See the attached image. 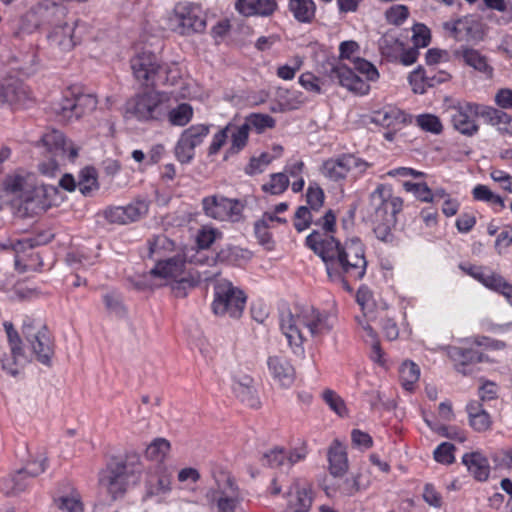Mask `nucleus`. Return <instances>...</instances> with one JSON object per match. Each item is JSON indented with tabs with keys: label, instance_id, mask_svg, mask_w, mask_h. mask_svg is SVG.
<instances>
[{
	"label": "nucleus",
	"instance_id": "20e7f679",
	"mask_svg": "<svg viewBox=\"0 0 512 512\" xmlns=\"http://www.w3.org/2000/svg\"><path fill=\"white\" fill-rule=\"evenodd\" d=\"M402 207V198L396 196L389 186L379 185L369 195L366 215L378 239L384 242L392 240V231L397 222L396 215Z\"/></svg>",
	"mask_w": 512,
	"mask_h": 512
},
{
	"label": "nucleus",
	"instance_id": "774afa93",
	"mask_svg": "<svg viewBox=\"0 0 512 512\" xmlns=\"http://www.w3.org/2000/svg\"><path fill=\"white\" fill-rule=\"evenodd\" d=\"M125 210V217L128 218V223L139 220L148 211V205L144 201H137L127 206H122Z\"/></svg>",
	"mask_w": 512,
	"mask_h": 512
},
{
	"label": "nucleus",
	"instance_id": "f8f14e48",
	"mask_svg": "<svg viewBox=\"0 0 512 512\" xmlns=\"http://www.w3.org/2000/svg\"><path fill=\"white\" fill-rule=\"evenodd\" d=\"M5 190L11 194L19 205H26V209L34 208L33 204L42 194V188L37 186L34 174H14L6 178ZM39 204H35L38 207Z\"/></svg>",
	"mask_w": 512,
	"mask_h": 512
},
{
	"label": "nucleus",
	"instance_id": "ea45409f",
	"mask_svg": "<svg viewBox=\"0 0 512 512\" xmlns=\"http://www.w3.org/2000/svg\"><path fill=\"white\" fill-rule=\"evenodd\" d=\"M73 32L74 27L69 24L55 28L50 34L51 44L57 46L62 51L71 50L75 46Z\"/></svg>",
	"mask_w": 512,
	"mask_h": 512
},
{
	"label": "nucleus",
	"instance_id": "3c124183",
	"mask_svg": "<svg viewBox=\"0 0 512 512\" xmlns=\"http://www.w3.org/2000/svg\"><path fill=\"white\" fill-rule=\"evenodd\" d=\"M289 186V178L285 173H274L270 176V180L263 184L264 192L271 195H280L284 193Z\"/></svg>",
	"mask_w": 512,
	"mask_h": 512
},
{
	"label": "nucleus",
	"instance_id": "338daca9",
	"mask_svg": "<svg viewBox=\"0 0 512 512\" xmlns=\"http://www.w3.org/2000/svg\"><path fill=\"white\" fill-rule=\"evenodd\" d=\"M75 100L78 112V119L82 115L93 111L97 106V99L95 96L91 94L75 95Z\"/></svg>",
	"mask_w": 512,
	"mask_h": 512
},
{
	"label": "nucleus",
	"instance_id": "58836bf2",
	"mask_svg": "<svg viewBox=\"0 0 512 512\" xmlns=\"http://www.w3.org/2000/svg\"><path fill=\"white\" fill-rule=\"evenodd\" d=\"M469 414V422L471 427L478 431L484 432L490 429L492 421L490 415L481 408L477 402H472L467 406Z\"/></svg>",
	"mask_w": 512,
	"mask_h": 512
},
{
	"label": "nucleus",
	"instance_id": "412c9836",
	"mask_svg": "<svg viewBox=\"0 0 512 512\" xmlns=\"http://www.w3.org/2000/svg\"><path fill=\"white\" fill-rule=\"evenodd\" d=\"M339 51L340 57L350 60L354 69L364 75L368 81L375 82L378 80L379 72L372 63L363 58L354 57V54L359 51L357 42L344 41L340 44Z\"/></svg>",
	"mask_w": 512,
	"mask_h": 512
},
{
	"label": "nucleus",
	"instance_id": "c03bdc74",
	"mask_svg": "<svg viewBox=\"0 0 512 512\" xmlns=\"http://www.w3.org/2000/svg\"><path fill=\"white\" fill-rule=\"evenodd\" d=\"M170 442L165 438L154 439L146 448L145 456L147 459L162 462L170 451Z\"/></svg>",
	"mask_w": 512,
	"mask_h": 512
},
{
	"label": "nucleus",
	"instance_id": "f03ea898",
	"mask_svg": "<svg viewBox=\"0 0 512 512\" xmlns=\"http://www.w3.org/2000/svg\"><path fill=\"white\" fill-rule=\"evenodd\" d=\"M10 354L2 358V369L11 376H17L20 371L34 358L45 366H51L54 347L47 327L40 321L24 323L23 334L28 346L20 339L12 323L5 322Z\"/></svg>",
	"mask_w": 512,
	"mask_h": 512
},
{
	"label": "nucleus",
	"instance_id": "a19ab883",
	"mask_svg": "<svg viewBox=\"0 0 512 512\" xmlns=\"http://www.w3.org/2000/svg\"><path fill=\"white\" fill-rule=\"evenodd\" d=\"M27 473L19 470L3 478L0 489L7 495H16L24 491L28 486Z\"/></svg>",
	"mask_w": 512,
	"mask_h": 512
},
{
	"label": "nucleus",
	"instance_id": "a878e982",
	"mask_svg": "<svg viewBox=\"0 0 512 512\" xmlns=\"http://www.w3.org/2000/svg\"><path fill=\"white\" fill-rule=\"evenodd\" d=\"M29 91L16 79L0 80V103L25 106L29 101Z\"/></svg>",
	"mask_w": 512,
	"mask_h": 512
},
{
	"label": "nucleus",
	"instance_id": "603ef678",
	"mask_svg": "<svg viewBox=\"0 0 512 512\" xmlns=\"http://www.w3.org/2000/svg\"><path fill=\"white\" fill-rule=\"evenodd\" d=\"M33 247V244L31 240L25 239V240H17V241H8L6 243L2 244L3 249H12L16 255H15V267L19 272L26 271V265L22 266L21 264V258L20 253L25 252L28 249H31Z\"/></svg>",
	"mask_w": 512,
	"mask_h": 512
},
{
	"label": "nucleus",
	"instance_id": "5701e85b",
	"mask_svg": "<svg viewBox=\"0 0 512 512\" xmlns=\"http://www.w3.org/2000/svg\"><path fill=\"white\" fill-rule=\"evenodd\" d=\"M267 367L272 379L281 387H289L294 382L295 370L286 357L280 355L268 357Z\"/></svg>",
	"mask_w": 512,
	"mask_h": 512
},
{
	"label": "nucleus",
	"instance_id": "13d9d810",
	"mask_svg": "<svg viewBox=\"0 0 512 512\" xmlns=\"http://www.w3.org/2000/svg\"><path fill=\"white\" fill-rule=\"evenodd\" d=\"M460 268L468 275L473 277L475 280L479 281L486 288L489 287V284L492 282L496 273L481 267V266H460Z\"/></svg>",
	"mask_w": 512,
	"mask_h": 512
},
{
	"label": "nucleus",
	"instance_id": "c9c22d12",
	"mask_svg": "<svg viewBox=\"0 0 512 512\" xmlns=\"http://www.w3.org/2000/svg\"><path fill=\"white\" fill-rule=\"evenodd\" d=\"M358 323L362 327L363 331L365 332V335L363 336L365 338V341L371 346V360L384 367L386 365V359L384 352L382 351L380 347V343L377 339V335L373 328L370 326L367 320L358 318Z\"/></svg>",
	"mask_w": 512,
	"mask_h": 512
},
{
	"label": "nucleus",
	"instance_id": "bf43d9fd",
	"mask_svg": "<svg viewBox=\"0 0 512 512\" xmlns=\"http://www.w3.org/2000/svg\"><path fill=\"white\" fill-rule=\"evenodd\" d=\"M416 123L422 130L433 134H440L443 130L440 119L434 114L418 115Z\"/></svg>",
	"mask_w": 512,
	"mask_h": 512
},
{
	"label": "nucleus",
	"instance_id": "37998d69",
	"mask_svg": "<svg viewBox=\"0 0 512 512\" xmlns=\"http://www.w3.org/2000/svg\"><path fill=\"white\" fill-rule=\"evenodd\" d=\"M289 9L298 21L306 23L314 18L316 6L312 0H290Z\"/></svg>",
	"mask_w": 512,
	"mask_h": 512
},
{
	"label": "nucleus",
	"instance_id": "473e14b6",
	"mask_svg": "<svg viewBox=\"0 0 512 512\" xmlns=\"http://www.w3.org/2000/svg\"><path fill=\"white\" fill-rule=\"evenodd\" d=\"M275 100L276 103L272 107L274 112L298 109L305 101L301 92L283 88L277 90Z\"/></svg>",
	"mask_w": 512,
	"mask_h": 512
},
{
	"label": "nucleus",
	"instance_id": "c756f323",
	"mask_svg": "<svg viewBox=\"0 0 512 512\" xmlns=\"http://www.w3.org/2000/svg\"><path fill=\"white\" fill-rule=\"evenodd\" d=\"M456 55L460 57L466 65L485 75L491 77L493 74V68L488 63V59L480 51L464 47L456 52Z\"/></svg>",
	"mask_w": 512,
	"mask_h": 512
},
{
	"label": "nucleus",
	"instance_id": "e2e57ef3",
	"mask_svg": "<svg viewBox=\"0 0 512 512\" xmlns=\"http://www.w3.org/2000/svg\"><path fill=\"white\" fill-rule=\"evenodd\" d=\"M79 189L83 194H89L97 188L96 171L93 168H85L80 173Z\"/></svg>",
	"mask_w": 512,
	"mask_h": 512
},
{
	"label": "nucleus",
	"instance_id": "0e129e2a",
	"mask_svg": "<svg viewBox=\"0 0 512 512\" xmlns=\"http://www.w3.org/2000/svg\"><path fill=\"white\" fill-rule=\"evenodd\" d=\"M488 289L503 295L508 303L512 306V283H509L505 278L499 274H495L492 282L489 284Z\"/></svg>",
	"mask_w": 512,
	"mask_h": 512
},
{
	"label": "nucleus",
	"instance_id": "5fc2aeb1",
	"mask_svg": "<svg viewBox=\"0 0 512 512\" xmlns=\"http://www.w3.org/2000/svg\"><path fill=\"white\" fill-rule=\"evenodd\" d=\"M403 188L412 193L418 200L426 203H432V190L425 182L414 183L411 181H404Z\"/></svg>",
	"mask_w": 512,
	"mask_h": 512
},
{
	"label": "nucleus",
	"instance_id": "f257e3e1",
	"mask_svg": "<svg viewBox=\"0 0 512 512\" xmlns=\"http://www.w3.org/2000/svg\"><path fill=\"white\" fill-rule=\"evenodd\" d=\"M322 231H313L306 237L307 246L317 254L325 264L326 272L332 282L349 290V280H359L366 273L367 261L364 246L357 237L349 238L344 244L332 235L335 230L336 216L328 210L316 222Z\"/></svg>",
	"mask_w": 512,
	"mask_h": 512
},
{
	"label": "nucleus",
	"instance_id": "7c9ffc66",
	"mask_svg": "<svg viewBox=\"0 0 512 512\" xmlns=\"http://www.w3.org/2000/svg\"><path fill=\"white\" fill-rule=\"evenodd\" d=\"M463 464L468 471L479 481H485L490 474L488 459L479 451L466 453L462 457Z\"/></svg>",
	"mask_w": 512,
	"mask_h": 512
},
{
	"label": "nucleus",
	"instance_id": "864d4df0",
	"mask_svg": "<svg viewBox=\"0 0 512 512\" xmlns=\"http://www.w3.org/2000/svg\"><path fill=\"white\" fill-rule=\"evenodd\" d=\"M57 507L65 512H83V503L80 495L72 492L69 495L61 496L56 501Z\"/></svg>",
	"mask_w": 512,
	"mask_h": 512
},
{
	"label": "nucleus",
	"instance_id": "052dcab7",
	"mask_svg": "<svg viewBox=\"0 0 512 512\" xmlns=\"http://www.w3.org/2000/svg\"><path fill=\"white\" fill-rule=\"evenodd\" d=\"M323 399L325 403L340 417H344L348 414V410L344 400L334 391L325 390L323 392Z\"/></svg>",
	"mask_w": 512,
	"mask_h": 512
},
{
	"label": "nucleus",
	"instance_id": "bb28decb",
	"mask_svg": "<svg viewBox=\"0 0 512 512\" xmlns=\"http://www.w3.org/2000/svg\"><path fill=\"white\" fill-rule=\"evenodd\" d=\"M147 496H163L171 490V477L164 466L158 465L147 474L145 481Z\"/></svg>",
	"mask_w": 512,
	"mask_h": 512
},
{
	"label": "nucleus",
	"instance_id": "4c0bfd02",
	"mask_svg": "<svg viewBox=\"0 0 512 512\" xmlns=\"http://www.w3.org/2000/svg\"><path fill=\"white\" fill-rule=\"evenodd\" d=\"M446 74H442L439 79L435 77H428L422 67H418L409 74V84L416 94H423L428 87L434 86L436 83L444 81Z\"/></svg>",
	"mask_w": 512,
	"mask_h": 512
},
{
	"label": "nucleus",
	"instance_id": "aec40b11",
	"mask_svg": "<svg viewBox=\"0 0 512 512\" xmlns=\"http://www.w3.org/2000/svg\"><path fill=\"white\" fill-rule=\"evenodd\" d=\"M252 257V253L244 248L227 245L219 250L215 257H207L204 253H198L195 258V263L199 265H213L214 263L221 262L231 265H242L248 262Z\"/></svg>",
	"mask_w": 512,
	"mask_h": 512
},
{
	"label": "nucleus",
	"instance_id": "e433bc0d",
	"mask_svg": "<svg viewBox=\"0 0 512 512\" xmlns=\"http://www.w3.org/2000/svg\"><path fill=\"white\" fill-rule=\"evenodd\" d=\"M52 109L62 121L71 122L78 119L75 95L72 93L65 94L55 101Z\"/></svg>",
	"mask_w": 512,
	"mask_h": 512
},
{
	"label": "nucleus",
	"instance_id": "680f3d73",
	"mask_svg": "<svg viewBox=\"0 0 512 512\" xmlns=\"http://www.w3.org/2000/svg\"><path fill=\"white\" fill-rule=\"evenodd\" d=\"M303 60L301 57L296 56L292 58L289 63L280 65L277 68L276 75L283 80H292L296 73L301 69Z\"/></svg>",
	"mask_w": 512,
	"mask_h": 512
},
{
	"label": "nucleus",
	"instance_id": "72a5a7b5",
	"mask_svg": "<svg viewBox=\"0 0 512 512\" xmlns=\"http://www.w3.org/2000/svg\"><path fill=\"white\" fill-rule=\"evenodd\" d=\"M372 121L386 128H395L407 121L406 114L395 106H385L373 113Z\"/></svg>",
	"mask_w": 512,
	"mask_h": 512
},
{
	"label": "nucleus",
	"instance_id": "69168bd1",
	"mask_svg": "<svg viewBox=\"0 0 512 512\" xmlns=\"http://www.w3.org/2000/svg\"><path fill=\"white\" fill-rule=\"evenodd\" d=\"M272 161L273 156L268 153H263L259 157L252 158L245 171L249 175L262 173Z\"/></svg>",
	"mask_w": 512,
	"mask_h": 512
},
{
	"label": "nucleus",
	"instance_id": "9b49d317",
	"mask_svg": "<svg viewBox=\"0 0 512 512\" xmlns=\"http://www.w3.org/2000/svg\"><path fill=\"white\" fill-rule=\"evenodd\" d=\"M244 204L238 199L213 194L202 199L204 214L217 221L237 222L242 217Z\"/></svg>",
	"mask_w": 512,
	"mask_h": 512
},
{
	"label": "nucleus",
	"instance_id": "a18cd8bd",
	"mask_svg": "<svg viewBox=\"0 0 512 512\" xmlns=\"http://www.w3.org/2000/svg\"><path fill=\"white\" fill-rule=\"evenodd\" d=\"M248 129H254L258 134L265 132L267 129L275 127V119L268 114L251 113L244 120Z\"/></svg>",
	"mask_w": 512,
	"mask_h": 512
},
{
	"label": "nucleus",
	"instance_id": "6ab92c4d",
	"mask_svg": "<svg viewBox=\"0 0 512 512\" xmlns=\"http://www.w3.org/2000/svg\"><path fill=\"white\" fill-rule=\"evenodd\" d=\"M286 508L284 512H308L313 503V491L310 484L296 480L284 493Z\"/></svg>",
	"mask_w": 512,
	"mask_h": 512
},
{
	"label": "nucleus",
	"instance_id": "423d86ee",
	"mask_svg": "<svg viewBox=\"0 0 512 512\" xmlns=\"http://www.w3.org/2000/svg\"><path fill=\"white\" fill-rule=\"evenodd\" d=\"M170 96L166 92L149 91L129 99L125 105L127 117L139 121H159L170 107Z\"/></svg>",
	"mask_w": 512,
	"mask_h": 512
},
{
	"label": "nucleus",
	"instance_id": "b1692460",
	"mask_svg": "<svg viewBox=\"0 0 512 512\" xmlns=\"http://www.w3.org/2000/svg\"><path fill=\"white\" fill-rule=\"evenodd\" d=\"M448 355L454 362L455 369L462 375H470L474 372L473 365L485 361L482 353L474 349L451 347Z\"/></svg>",
	"mask_w": 512,
	"mask_h": 512
},
{
	"label": "nucleus",
	"instance_id": "c85d7f7f",
	"mask_svg": "<svg viewBox=\"0 0 512 512\" xmlns=\"http://www.w3.org/2000/svg\"><path fill=\"white\" fill-rule=\"evenodd\" d=\"M235 9L243 16H268L276 9L275 0H236Z\"/></svg>",
	"mask_w": 512,
	"mask_h": 512
},
{
	"label": "nucleus",
	"instance_id": "de8ad7c7",
	"mask_svg": "<svg viewBox=\"0 0 512 512\" xmlns=\"http://www.w3.org/2000/svg\"><path fill=\"white\" fill-rule=\"evenodd\" d=\"M472 195L474 199L478 201L486 202L492 206H498L500 210L505 208V203L503 198L494 193L488 186L486 185H476L472 190Z\"/></svg>",
	"mask_w": 512,
	"mask_h": 512
},
{
	"label": "nucleus",
	"instance_id": "79ce46f5",
	"mask_svg": "<svg viewBox=\"0 0 512 512\" xmlns=\"http://www.w3.org/2000/svg\"><path fill=\"white\" fill-rule=\"evenodd\" d=\"M193 108L187 103H181L174 108L171 106L167 109L165 116H167L168 122L172 126H185L193 118Z\"/></svg>",
	"mask_w": 512,
	"mask_h": 512
},
{
	"label": "nucleus",
	"instance_id": "4468645a",
	"mask_svg": "<svg viewBox=\"0 0 512 512\" xmlns=\"http://www.w3.org/2000/svg\"><path fill=\"white\" fill-rule=\"evenodd\" d=\"M210 132L207 124H195L185 129L175 147V155L181 163H190L195 155V148L201 145Z\"/></svg>",
	"mask_w": 512,
	"mask_h": 512
},
{
	"label": "nucleus",
	"instance_id": "1a4fd4ad",
	"mask_svg": "<svg viewBox=\"0 0 512 512\" xmlns=\"http://www.w3.org/2000/svg\"><path fill=\"white\" fill-rule=\"evenodd\" d=\"M370 166L371 164L364 159L354 154L346 153L324 161L321 173L325 178L333 182H340L347 178L356 180L363 176Z\"/></svg>",
	"mask_w": 512,
	"mask_h": 512
},
{
	"label": "nucleus",
	"instance_id": "f3484780",
	"mask_svg": "<svg viewBox=\"0 0 512 512\" xmlns=\"http://www.w3.org/2000/svg\"><path fill=\"white\" fill-rule=\"evenodd\" d=\"M443 28L457 41H478L484 36L483 24L473 15L446 21Z\"/></svg>",
	"mask_w": 512,
	"mask_h": 512
},
{
	"label": "nucleus",
	"instance_id": "cd10ccee",
	"mask_svg": "<svg viewBox=\"0 0 512 512\" xmlns=\"http://www.w3.org/2000/svg\"><path fill=\"white\" fill-rule=\"evenodd\" d=\"M225 128L229 139V147L224 154V160H227L231 156L238 154L247 146L250 130L245 122L242 124L230 122Z\"/></svg>",
	"mask_w": 512,
	"mask_h": 512
},
{
	"label": "nucleus",
	"instance_id": "0eeeda50",
	"mask_svg": "<svg viewBox=\"0 0 512 512\" xmlns=\"http://www.w3.org/2000/svg\"><path fill=\"white\" fill-rule=\"evenodd\" d=\"M132 73L142 85L155 86L169 82V67L149 50L137 52L130 60Z\"/></svg>",
	"mask_w": 512,
	"mask_h": 512
},
{
	"label": "nucleus",
	"instance_id": "39448f33",
	"mask_svg": "<svg viewBox=\"0 0 512 512\" xmlns=\"http://www.w3.org/2000/svg\"><path fill=\"white\" fill-rule=\"evenodd\" d=\"M41 143L53 156L52 159L39 164V170L43 175L54 176L61 165L74 162L78 157L79 147L67 140L61 131H47L42 136Z\"/></svg>",
	"mask_w": 512,
	"mask_h": 512
},
{
	"label": "nucleus",
	"instance_id": "6e6d98bb",
	"mask_svg": "<svg viewBox=\"0 0 512 512\" xmlns=\"http://www.w3.org/2000/svg\"><path fill=\"white\" fill-rule=\"evenodd\" d=\"M221 237V232L209 225L203 226L199 229L196 235V243L199 248L207 249L216 239Z\"/></svg>",
	"mask_w": 512,
	"mask_h": 512
},
{
	"label": "nucleus",
	"instance_id": "ddd939ff",
	"mask_svg": "<svg viewBox=\"0 0 512 512\" xmlns=\"http://www.w3.org/2000/svg\"><path fill=\"white\" fill-rule=\"evenodd\" d=\"M211 499L216 504L218 512H246L243 506V495L231 477L218 483V487L211 493Z\"/></svg>",
	"mask_w": 512,
	"mask_h": 512
},
{
	"label": "nucleus",
	"instance_id": "4be33fe9",
	"mask_svg": "<svg viewBox=\"0 0 512 512\" xmlns=\"http://www.w3.org/2000/svg\"><path fill=\"white\" fill-rule=\"evenodd\" d=\"M329 76L332 80H337L342 87L359 95H366L370 91L368 80L361 79L351 68L345 65H335L331 69Z\"/></svg>",
	"mask_w": 512,
	"mask_h": 512
},
{
	"label": "nucleus",
	"instance_id": "dca6fc26",
	"mask_svg": "<svg viewBox=\"0 0 512 512\" xmlns=\"http://www.w3.org/2000/svg\"><path fill=\"white\" fill-rule=\"evenodd\" d=\"M451 123L455 130L465 136H473L479 126L476 123L478 106L469 102L457 103L447 108Z\"/></svg>",
	"mask_w": 512,
	"mask_h": 512
},
{
	"label": "nucleus",
	"instance_id": "6e6552de",
	"mask_svg": "<svg viewBox=\"0 0 512 512\" xmlns=\"http://www.w3.org/2000/svg\"><path fill=\"white\" fill-rule=\"evenodd\" d=\"M212 311L221 317L239 318L246 305L244 291L228 280H220L214 286Z\"/></svg>",
	"mask_w": 512,
	"mask_h": 512
},
{
	"label": "nucleus",
	"instance_id": "49530a36",
	"mask_svg": "<svg viewBox=\"0 0 512 512\" xmlns=\"http://www.w3.org/2000/svg\"><path fill=\"white\" fill-rule=\"evenodd\" d=\"M379 47L383 55L391 60H396L402 51L403 43L393 34L386 33L380 39Z\"/></svg>",
	"mask_w": 512,
	"mask_h": 512
},
{
	"label": "nucleus",
	"instance_id": "09e8293b",
	"mask_svg": "<svg viewBox=\"0 0 512 512\" xmlns=\"http://www.w3.org/2000/svg\"><path fill=\"white\" fill-rule=\"evenodd\" d=\"M420 369L411 361H405L400 367V380L403 387L410 391L413 389L414 384L419 380Z\"/></svg>",
	"mask_w": 512,
	"mask_h": 512
},
{
	"label": "nucleus",
	"instance_id": "a211bd4d",
	"mask_svg": "<svg viewBox=\"0 0 512 512\" xmlns=\"http://www.w3.org/2000/svg\"><path fill=\"white\" fill-rule=\"evenodd\" d=\"M129 475L124 464L116 463L104 469L99 478L102 491L109 494L112 499L122 497L128 486Z\"/></svg>",
	"mask_w": 512,
	"mask_h": 512
},
{
	"label": "nucleus",
	"instance_id": "8fccbe9b",
	"mask_svg": "<svg viewBox=\"0 0 512 512\" xmlns=\"http://www.w3.org/2000/svg\"><path fill=\"white\" fill-rule=\"evenodd\" d=\"M410 11L406 5L395 4L387 8L384 12V18L389 25L401 26L409 18Z\"/></svg>",
	"mask_w": 512,
	"mask_h": 512
},
{
	"label": "nucleus",
	"instance_id": "f704fd0d",
	"mask_svg": "<svg viewBox=\"0 0 512 512\" xmlns=\"http://www.w3.org/2000/svg\"><path fill=\"white\" fill-rule=\"evenodd\" d=\"M174 249V243L165 235H157L152 237L147 242V257L154 260L156 263L162 261Z\"/></svg>",
	"mask_w": 512,
	"mask_h": 512
},
{
	"label": "nucleus",
	"instance_id": "2f4dec72",
	"mask_svg": "<svg viewBox=\"0 0 512 512\" xmlns=\"http://www.w3.org/2000/svg\"><path fill=\"white\" fill-rule=\"evenodd\" d=\"M329 469L336 477L343 476L348 470L346 449L338 440L333 441L328 451Z\"/></svg>",
	"mask_w": 512,
	"mask_h": 512
},
{
	"label": "nucleus",
	"instance_id": "2eb2a0df",
	"mask_svg": "<svg viewBox=\"0 0 512 512\" xmlns=\"http://www.w3.org/2000/svg\"><path fill=\"white\" fill-rule=\"evenodd\" d=\"M150 276L157 282L154 285H173L187 283L189 280L188 272L185 269V261L181 257L169 258L158 261L154 268L150 270Z\"/></svg>",
	"mask_w": 512,
	"mask_h": 512
},
{
	"label": "nucleus",
	"instance_id": "9d476101",
	"mask_svg": "<svg viewBox=\"0 0 512 512\" xmlns=\"http://www.w3.org/2000/svg\"><path fill=\"white\" fill-rule=\"evenodd\" d=\"M169 27L181 35L202 32L206 27L205 14L198 5L179 3L169 17Z\"/></svg>",
	"mask_w": 512,
	"mask_h": 512
},
{
	"label": "nucleus",
	"instance_id": "4d7b16f0",
	"mask_svg": "<svg viewBox=\"0 0 512 512\" xmlns=\"http://www.w3.org/2000/svg\"><path fill=\"white\" fill-rule=\"evenodd\" d=\"M47 457L43 450L37 451L27 462L24 471L30 476H38L46 470Z\"/></svg>",
	"mask_w": 512,
	"mask_h": 512
},
{
	"label": "nucleus",
	"instance_id": "393cba45",
	"mask_svg": "<svg viewBox=\"0 0 512 512\" xmlns=\"http://www.w3.org/2000/svg\"><path fill=\"white\" fill-rule=\"evenodd\" d=\"M232 381V390L236 397L246 405L256 407L259 401L251 376L242 372H234Z\"/></svg>",
	"mask_w": 512,
	"mask_h": 512
},
{
	"label": "nucleus",
	"instance_id": "7ed1b4c3",
	"mask_svg": "<svg viewBox=\"0 0 512 512\" xmlns=\"http://www.w3.org/2000/svg\"><path fill=\"white\" fill-rule=\"evenodd\" d=\"M280 329L293 352L304 353L303 343L308 336L320 338L330 332L332 325L329 316L312 306L297 307L293 311L282 312Z\"/></svg>",
	"mask_w": 512,
	"mask_h": 512
}]
</instances>
